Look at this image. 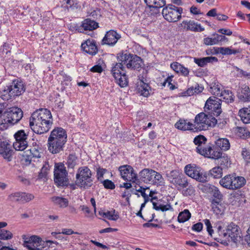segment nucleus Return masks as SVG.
<instances>
[{"label":"nucleus","mask_w":250,"mask_h":250,"mask_svg":"<svg viewBox=\"0 0 250 250\" xmlns=\"http://www.w3.org/2000/svg\"><path fill=\"white\" fill-rule=\"evenodd\" d=\"M223 90L220 84L214 83L210 87V92L217 96H220Z\"/></svg>","instance_id":"46"},{"label":"nucleus","mask_w":250,"mask_h":250,"mask_svg":"<svg viewBox=\"0 0 250 250\" xmlns=\"http://www.w3.org/2000/svg\"><path fill=\"white\" fill-rule=\"evenodd\" d=\"M221 100L215 96L210 97L206 101L204 109H221Z\"/></svg>","instance_id":"21"},{"label":"nucleus","mask_w":250,"mask_h":250,"mask_svg":"<svg viewBox=\"0 0 250 250\" xmlns=\"http://www.w3.org/2000/svg\"><path fill=\"white\" fill-rule=\"evenodd\" d=\"M150 87L148 84L140 81L138 83V92L144 97H147L149 95Z\"/></svg>","instance_id":"32"},{"label":"nucleus","mask_w":250,"mask_h":250,"mask_svg":"<svg viewBox=\"0 0 250 250\" xmlns=\"http://www.w3.org/2000/svg\"><path fill=\"white\" fill-rule=\"evenodd\" d=\"M83 50L89 54L94 55L97 52V47L93 40H87L81 45Z\"/></svg>","instance_id":"23"},{"label":"nucleus","mask_w":250,"mask_h":250,"mask_svg":"<svg viewBox=\"0 0 250 250\" xmlns=\"http://www.w3.org/2000/svg\"><path fill=\"white\" fill-rule=\"evenodd\" d=\"M211 208L213 212L216 215H222L224 213L225 207L220 201L213 199L211 201Z\"/></svg>","instance_id":"26"},{"label":"nucleus","mask_w":250,"mask_h":250,"mask_svg":"<svg viewBox=\"0 0 250 250\" xmlns=\"http://www.w3.org/2000/svg\"><path fill=\"white\" fill-rule=\"evenodd\" d=\"M238 97L243 101H248L250 99V89L248 86L243 85L238 92Z\"/></svg>","instance_id":"29"},{"label":"nucleus","mask_w":250,"mask_h":250,"mask_svg":"<svg viewBox=\"0 0 250 250\" xmlns=\"http://www.w3.org/2000/svg\"><path fill=\"white\" fill-rule=\"evenodd\" d=\"M66 131L60 127L54 128L47 140V147L50 152L57 154L62 151L67 142Z\"/></svg>","instance_id":"2"},{"label":"nucleus","mask_w":250,"mask_h":250,"mask_svg":"<svg viewBox=\"0 0 250 250\" xmlns=\"http://www.w3.org/2000/svg\"><path fill=\"white\" fill-rule=\"evenodd\" d=\"M214 36L215 42H216V44H218L219 42L227 41V38L225 36L220 35L219 34H216L214 35Z\"/></svg>","instance_id":"64"},{"label":"nucleus","mask_w":250,"mask_h":250,"mask_svg":"<svg viewBox=\"0 0 250 250\" xmlns=\"http://www.w3.org/2000/svg\"><path fill=\"white\" fill-rule=\"evenodd\" d=\"M144 1L150 8H159L166 4L165 0H144Z\"/></svg>","instance_id":"34"},{"label":"nucleus","mask_w":250,"mask_h":250,"mask_svg":"<svg viewBox=\"0 0 250 250\" xmlns=\"http://www.w3.org/2000/svg\"><path fill=\"white\" fill-rule=\"evenodd\" d=\"M82 25L84 30L92 31L98 28V23L94 20L86 19L83 21Z\"/></svg>","instance_id":"33"},{"label":"nucleus","mask_w":250,"mask_h":250,"mask_svg":"<svg viewBox=\"0 0 250 250\" xmlns=\"http://www.w3.org/2000/svg\"><path fill=\"white\" fill-rule=\"evenodd\" d=\"M219 160V163L222 167V168H227L229 164V159L227 155L222 156V155L217 159Z\"/></svg>","instance_id":"48"},{"label":"nucleus","mask_w":250,"mask_h":250,"mask_svg":"<svg viewBox=\"0 0 250 250\" xmlns=\"http://www.w3.org/2000/svg\"><path fill=\"white\" fill-rule=\"evenodd\" d=\"M49 170V165L48 163H46L41 169L40 172L38 175L39 179H45L46 178L48 172Z\"/></svg>","instance_id":"44"},{"label":"nucleus","mask_w":250,"mask_h":250,"mask_svg":"<svg viewBox=\"0 0 250 250\" xmlns=\"http://www.w3.org/2000/svg\"><path fill=\"white\" fill-rule=\"evenodd\" d=\"M91 170L86 166L80 167L76 175V183L81 189H88L93 185Z\"/></svg>","instance_id":"6"},{"label":"nucleus","mask_w":250,"mask_h":250,"mask_svg":"<svg viewBox=\"0 0 250 250\" xmlns=\"http://www.w3.org/2000/svg\"><path fill=\"white\" fill-rule=\"evenodd\" d=\"M207 139L203 135H198L194 138L193 142L196 146V150L201 148L204 145L207 143Z\"/></svg>","instance_id":"39"},{"label":"nucleus","mask_w":250,"mask_h":250,"mask_svg":"<svg viewBox=\"0 0 250 250\" xmlns=\"http://www.w3.org/2000/svg\"><path fill=\"white\" fill-rule=\"evenodd\" d=\"M132 58L130 60L129 64L128 69H138L141 66V58L136 56L132 55Z\"/></svg>","instance_id":"36"},{"label":"nucleus","mask_w":250,"mask_h":250,"mask_svg":"<svg viewBox=\"0 0 250 250\" xmlns=\"http://www.w3.org/2000/svg\"><path fill=\"white\" fill-rule=\"evenodd\" d=\"M25 89L22 82L20 80L15 79L9 85L1 89L0 96L4 100H8L21 95L25 91Z\"/></svg>","instance_id":"5"},{"label":"nucleus","mask_w":250,"mask_h":250,"mask_svg":"<svg viewBox=\"0 0 250 250\" xmlns=\"http://www.w3.org/2000/svg\"><path fill=\"white\" fill-rule=\"evenodd\" d=\"M150 184L157 186H162L165 184V181L162 174L154 170Z\"/></svg>","instance_id":"28"},{"label":"nucleus","mask_w":250,"mask_h":250,"mask_svg":"<svg viewBox=\"0 0 250 250\" xmlns=\"http://www.w3.org/2000/svg\"><path fill=\"white\" fill-rule=\"evenodd\" d=\"M179 27L186 31L192 32H202L205 30L200 23L193 20H184L179 25Z\"/></svg>","instance_id":"18"},{"label":"nucleus","mask_w":250,"mask_h":250,"mask_svg":"<svg viewBox=\"0 0 250 250\" xmlns=\"http://www.w3.org/2000/svg\"><path fill=\"white\" fill-rule=\"evenodd\" d=\"M208 113L201 112L197 114L194 118L193 125L194 131L207 130L214 127L217 124L216 117L221 114L220 110H211Z\"/></svg>","instance_id":"4"},{"label":"nucleus","mask_w":250,"mask_h":250,"mask_svg":"<svg viewBox=\"0 0 250 250\" xmlns=\"http://www.w3.org/2000/svg\"><path fill=\"white\" fill-rule=\"evenodd\" d=\"M203 222L207 227V230L208 232L209 235L211 237H213V233L214 231L212 229V227L209 220L206 219L203 220Z\"/></svg>","instance_id":"53"},{"label":"nucleus","mask_w":250,"mask_h":250,"mask_svg":"<svg viewBox=\"0 0 250 250\" xmlns=\"http://www.w3.org/2000/svg\"><path fill=\"white\" fill-rule=\"evenodd\" d=\"M76 158L73 155H69L67 161L68 165L69 167H73L76 164Z\"/></svg>","instance_id":"62"},{"label":"nucleus","mask_w":250,"mask_h":250,"mask_svg":"<svg viewBox=\"0 0 250 250\" xmlns=\"http://www.w3.org/2000/svg\"><path fill=\"white\" fill-rule=\"evenodd\" d=\"M204 43L207 45H212L216 44V42H215V37L212 38H206L203 40Z\"/></svg>","instance_id":"60"},{"label":"nucleus","mask_w":250,"mask_h":250,"mask_svg":"<svg viewBox=\"0 0 250 250\" xmlns=\"http://www.w3.org/2000/svg\"><path fill=\"white\" fill-rule=\"evenodd\" d=\"M211 191L212 193L213 196L216 198V200H221L222 198L223 195L221 192L219 191L218 188L216 187L212 186L210 188Z\"/></svg>","instance_id":"51"},{"label":"nucleus","mask_w":250,"mask_h":250,"mask_svg":"<svg viewBox=\"0 0 250 250\" xmlns=\"http://www.w3.org/2000/svg\"><path fill=\"white\" fill-rule=\"evenodd\" d=\"M26 156L30 155L32 158H38L41 157V153L36 147H32L29 149L26 150Z\"/></svg>","instance_id":"45"},{"label":"nucleus","mask_w":250,"mask_h":250,"mask_svg":"<svg viewBox=\"0 0 250 250\" xmlns=\"http://www.w3.org/2000/svg\"><path fill=\"white\" fill-rule=\"evenodd\" d=\"M175 127L181 130H189L195 132L193 123L189 122L188 120L179 119L175 124Z\"/></svg>","instance_id":"22"},{"label":"nucleus","mask_w":250,"mask_h":250,"mask_svg":"<svg viewBox=\"0 0 250 250\" xmlns=\"http://www.w3.org/2000/svg\"><path fill=\"white\" fill-rule=\"evenodd\" d=\"M34 195L30 193L17 191L10 193L7 198V201L11 203L24 204L32 201Z\"/></svg>","instance_id":"12"},{"label":"nucleus","mask_w":250,"mask_h":250,"mask_svg":"<svg viewBox=\"0 0 250 250\" xmlns=\"http://www.w3.org/2000/svg\"><path fill=\"white\" fill-rule=\"evenodd\" d=\"M221 112H222L221 110H220ZM216 120H217V124H218L219 125L222 124L223 125H225L227 124L229 119L224 117V114L221 112V114L220 116H218L217 117H216Z\"/></svg>","instance_id":"54"},{"label":"nucleus","mask_w":250,"mask_h":250,"mask_svg":"<svg viewBox=\"0 0 250 250\" xmlns=\"http://www.w3.org/2000/svg\"><path fill=\"white\" fill-rule=\"evenodd\" d=\"M242 155L245 161L249 163L250 162V151L246 148H243L242 151Z\"/></svg>","instance_id":"59"},{"label":"nucleus","mask_w":250,"mask_h":250,"mask_svg":"<svg viewBox=\"0 0 250 250\" xmlns=\"http://www.w3.org/2000/svg\"><path fill=\"white\" fill-rule=\"evenodd\" d=\"M237 134L238 136L242 139H246L250 137V132L248 129L244 127H237Z\"/></svg>","instance_id":"41"},{"label":"nucleus","mask_w":250,"mask_h":250,"mask_svg":"<svg viewBox=\"0 0 250 250\" xmlns=\"http://www.w3.org/2000/svg\"><path fill=\"white\" fill-rule=\"evenodd\" d=\"M26 150L22 152V153L21 154V155L23 157L22 161L24 162V165H29L31 163L32 158L30 155H28V156H26Z\"/></svg>","instance_id":"56"},{"label":"nucleus","mask_w":250,"mask_h":250,"mask_svg":"<svg viewBox=\"0 0 250 250\" xmlns=\"http://www.w3.org/2000/svg\"><path fill=\"white\" fill-rule=\"evenodd\" d=\"M190 217L191 213L187 209H185L179 213L177 220L179 223H184L188 220Z\"/></svg>","instance_id":"38"},{"label":"nucleus","mask_w":250,"mask_h":250,"mask_svg":"<svg viewBox=\"0 0 250 250\" xmlns=\"http://www.w3.org/2000/svg\"><path fill=\"white\" fill-rule=\"evenodd\" d=\"M175 6L172 4H168L164 7L162 10V15L167 21L175 22L180 20L182 16L177 15V12L174 10Z\"/></svg>","instance_id":"16"},{"label":"nucleus","mask_w":250,"mask_h":250,"mask_svg":"<svg viewBox=\"0 0 250 250\" xmlns=\"http://www.w3.org/2000/svg\"><path fill=\"white\" fill-rule=\"evenodd\" d=\"M115 210L113 211H107L105 212V218L113 221H116L119 218V215L115 214Z\"/></svg>","instance_id":"52"},{"label":"nucleus","mask_w":250,"mask_h":250,"mask_svg":"<svg viewBox=\"0 0 250 250\" xmlns=\"http://www.w3.org/2000/svg\"><path fill=\"white\" fill-rule=\"evenodd\" d=\"M239 115L244 123H250V110H239Z\"/></svg>","instance_id":"42"},{"label":"nucleus","mask_w":250,"mask_h":250,"mask_svg":"<svg viewBox=\"0 0 250 250\" xmlns=\"http://www.w3.org/2000/svg\"><path fill=\"white\" fill-rule=\"evenodd\" d=\"M194 61L195 63L198 64L200 67L205 66L208 63L216 62L218 59L215 57H207L202 58H196L194 59Z\"/></svg>","instance_id":"30"},{"label":"nucleus","mask_w":250,"mask_h":250,"mask_svg":"<svg viewBox=\"0 0 250 250\" xmlns=\"http://www.w3.org/2000/svg\"><path fill=\"white\" fill-rule=\"evenodd\" d=\"M178 190L187 188L188 185L187 178L181 174L177 178L172 181V183Z\"/></svg>","instance_id":"24"},{"label":"nucleus","mask_w":250,"mask_h":250,"mask_svg":"<svg viewBox=\"0 0 250 250\" xmlns=\"http://www.w3.org/2000/svg\"><path fill=\"white\" fill-rule=\"evenodd\" d=\"M102 183L104 188L106 189H113L115 188L114 183L109 180H105Z\"/></svg>","instance_id":"57"},{"label":"nucleus","mask_w":250,"mask_h":250,"mask_svg":"<svg viewBox=\"0 0 250 250\" xmlns=\"http://www.w3.org/2000/svg\"><path fill=\"white\" fill-rule=\"evenodd\" d=\"M154 170L151 168H144L140 171L139 175L141 180L146 183H150Z\"/></svg>","instance_id":"25"},{"label":"nucleus","mask_w":250,"mask_h":250,"mask_svg":"<svg viewBox=\"0 0 250 250\" xmlns=\"http://www.w3.org/2000/svg\"><path fill=\"white\" fill-rule=\"evenodd\" d=\"M216 146L222 150L226 151L229 149L230 144L226 138H219L215 142Z\"/></svg>","instance_id":"35"},{"label":"nucleus","mask_w":250,"mask_h":250,"mask_svg":"<svg viewBox=\"0 0 250 250\" xmlns=\"http://www.w3.org/2000/svg\"><path fill=\"white\" fill-rule=\"evenodd\" d=\"M13 237V234L9 230L0 229V239L8 240Z\"/></svg>","instance_id":"47"},{"label":"nucleus","mask_w":250,"mask_h":250,"mask_svg":"<svg viewBox=\"0 0 250 250\" xmlns=\"http://www.w3.org/2000/svg\"><path fill=\"white\" fill-rule=\"evenodd\" d=\"M67 171L64 165L62 163L55 164L54 176V182L58 186H66L68 185Z\"/></svg>","instance_id":"10"},{"label":"nucleus","mask_w":250,"mask_h":250,"mask_svg":"<svg viewBox=\"0 0 250 250\" xmlns=\"http://www.w3.org/2000/svg\"><path fill=\"white\" fill-rule=\"evenodd\" d=\"M5 123L14 125L19 122L23 117L22 110H9L2 113Z\"/></svg>","instance_id":"17"},{"label":"nucleus","mask_w":250,"mask_h":250,"mask_svg":"<svg viewBox=\"0 0 250 250\" xmlns=\"http://www.w3.org/2000/svg\"><path fill=\"white\" fill-rule=\"evenodd\" d=\"M133 54H124L119 53L117 55V60L118 62L122 64L123 66L125 65L126 67L128 68L129 64L130 62V60L132 58Z\"/></svg>","instance_id":"27"},{"label":"nucleus","mask_w":250,"mask_h":250,"mask_svg":"<svg viewBox=\"0 0 250 250\" xmlns=\"http://www.w3.org/2000/svg\"><path fill=\"white\" fill-rule=\"evenodd\" d=\"M173 77V76H168L167 79L165 80V81L163 83V85L165 86L167 83L168 84V86L169 87V88L170 89H174V85H173L171 83V82L172 81V78Z\"/></svg>","instance_id":"61"},{"label":"nucleus","mask_w":250,"mask_h":250,"mask_svg":"<svg viewBox=\"0 0 250 250\" xmlns=\"http://www.w3.org/2000/svg\"><path fill=\"white\" fill-rule=\"evenodd\" d=\"M111 74L116 80V82L122 87L126 86L128 84V79L124 67L119 62L112 64L111 70Z\"/></svg>","instance_id":"11"},{"label":"nucleus","mask_w":250,"mask_h":250,"mask_svg":"<svg viewBox=\"0 0 250 250\" xmlns=\"http://www.w3.org/2000/svg\"><path fill=\"white\" fill-rule=\"evenodd\" d=\"M27 136L23 130L18 131L14 134L16 142L13 144V147L18 151H22L25 150L28 146Z\"/></svg>","instance_id":"14"},{"label":"nucleus","mask_w":250,"mask_h":250,"mask_svg":"<svg viewBox=\"0 0 250 250\" xmlns=\"http://www.w3.org/2000/svg\"><path fill=\"white\" fill-rule=\"evenodd\" d=\"M51 202L55 206L64 208L68 206V201L67 199L59 196H53L50 198Z\"/></svg>","instance_id":"31"},{"label":"nucleus","mask_w":250,"mask_h":250,"mask_svg":"<svg viewBox=\"0 0 250 250\" xmlns=\"http://www.w3.org/2000/svg\"><path fill=\"white\" fill-rule=\"evenodd\" d=\"M246 179L243 177L232 174L226 175L219 181L221 186L231 190L240 188L246 184Z\"/></svg>","instance_id":"8"},{"label":"nucleus","mask_w":250,"mask_h":250,"mask_svg":"<svg viewBox=\"0 0 250 250\" xmlns=\"http://www.w3.org/2000/svg\"><path fill=\"white\" fill-rule=\"evenodd\" d=\"M121 38V36L116 31L110 30L106 32L104 38L102 40L103 44H107L108 45H113Z\"/></svg>","instance_id":"19"},{"label":"nucleus","mask_w":250,"mask_h":250,"mask_svg":"<svg viewBox=\"0 0 250 250\" xmlns=\"http://www.w3.org/2000/svg\"><path fill=\"white\" fill-rule=\"evenodd\" d=\"M53 119L50 110H36L29 118V126L38 134L47 132L51 128Z\"/></svg>","instance_id":"1"},{"label":"nucleus","mask_w":250,"mask_h":250,"mask_svg":"<svg viewBox=\"0 0 250 250\" xmlns=\"http://www.w3.org/2000/svg\"><path fill=\"white\" fill-rule=\"evenodd\" d=\"M182 65L177 62H174L170 64V67L177 73H179Z\"/></svg>","instance_id":"58"},{"label":"nucleus","mask_w":250,"mask_h":250,"mask_svg":"<svg viewBox=\"0 0 250 250\" xmlns=\"http://www.w3.org/2000/svg\"><path fill=\"white\" fill-rule=\"evenodd\" d=\"M66 6L67 8L77 9L79 7L77 0H67Z\"/></svg>","instance_id":"55"},{"label":"nucleus","mask_w":250,"mask_h":250,"mask_svg":"<svg viewBox=\"0 0 250 250\" xmlns=\"http://www.w3.org/2000/svg\"><path fill=\"white\" fill-rule=\"evenodd\" d=\"M184 171L188 176L199 182L205 183L208 181V172L195 165L188 164L186 166Z\"/></svg>","instance_id":"9"},{"label":"nucleus","mask_w":250,"mask_h":250,"mask_svg":"<svg viewBox=\"0 0 250 250\" xmlns=\"http://www.w3.org/2000/svg\"><path fill=\"white\" fill-rule=\"evenodd\" d=\"M13 151L11 149V146L6 141L0 142V154L3 157L7 159L8 161L11 160Z\"/></svg>","instance_id":"20"},{"label":"nucleus","mask_w":250,"mask_h":250,"mask_svg":"<svg viewBox=\"0 0 250 250\" xmlns=\"http://www.w3.org/2000/svg\"><path fill=\"white\" fill-rule=\"evenodd\" d=\"M219 97H222L226 103H231L234 101V96L229 90H224Z\"/></svg>","instance_id":"37"},{"label":"nucleus","mask_w":250,"mask_h":250,"mask_svg":"<svg viewBox=\"0 0 250 250\" xmlns=\"http://www.w3.org/2000/svg\"><path fill=\"white\" fill-rule=\"evenodd\" d=\"M182 174H180L178 171L173 170L171 171L169 173L167 174L168 180L170 183H172V181H174V179L177 178Z\"/></svg>","instance_id":"49"},{"label":"nucleus","mask_w":250,"mask_h":250,"mask_svg":"<svg viewBox=\"0 0 250 250\" xmlns=\"http://www.w3.org/2000/svg\"><path fill=\"white\" fill-rule=\"evenodd\" d=\"M233 72L237 77L250 78V73H248L237 66L233 67Z\"/></svg>","instance_id":"43"},{"label":"nucleus","mask_w":250,"mask_h":250,"mask_svg":"<svg viewBox=\"0 0 250 250\" xmlns=\"http://www.w3.org/2000/svg\"><path fill=\"white\" fill-rule=\"evenodd\" d=\"M203 227V224L199 222L192 226V229L195 231L200 232L202 230Z\"/></svg>","instance_id":"63"},{"label":"nucleus","mask_w":250,"mask_h":250,"mask_svg":"<svg viewBox=\"0 0 250 250\" xmlns=\"http://www.w3.org/2000/svg\"><path fill=\"white\" fill-rule=\"evenodd\" d=\"M216 229L219 237H214V239L221 244L228 245V242L231 241L236 243L238 238L240 237V229L239 227L233 222L228 224L223 229L220 223H218Z\"/></svg>","instance_id":"3"},{"label":"nucleus","mask_w":250,"mask_h":250,"mask_svg":"<svg viewBox=\"0 0 250 250\" xmlns=\"http://www.w3.org/2000/svg\"><path fill=\"white\" fill-rule=\"evenodd\" d=\"M119 170L121 177L125 181L135 183L138 180L137 174L131 166H121L119 167Z\"/></svg>","instance_id":"15"},{"label":"nucleus","mask_w":250,"mask_h":250,"mask_svg":"<svg viewBox=\"0 0 250 250\" xmlns=\"http://www.w3.org/2000/svg\"><path fill=\"white\" fill-rule=\"evenodd\" d=\"M52 244L58 243L52 240L44 241L38 236L32 235L24 239L23 246L28 250H47Z\"/></svg>","instance_id":"7"},{"label":"nucleus","mask_w":250,"mask_h":250,"mask_svg":"<svg viewBox=\"0 0 250 250\" xmlns=\"http://www.w3.org/2000/svg\"><path fill=\"white\" fill-rule=\"evenodd\" d=\"M196 152L205 157L215 160L222 155V152L211 144H205Z\"/></svg>","instance_id":"13"},{"label":"nucleus","mask_w":250,"mask_h":250,"mask_svg":"<svg viewBox=\"0 0 250 250\" xmlns=\"http://www.w3.org/2000/svg\"><path fill=\"white\" fill-rule=\"evenodd\" d=\"M88 16L94 19H98L101 16V12L100 9H91L87 12Z\"/></svg>","instance_id":"50"},{"label":"nucleus","mask_w":250,"mask_h":250,"mask_svg":"<svg viewBox=\"0 0 250 250\" xmlns=\"http://www.w3.org/2000/svg\"><path fill=\"white\" fill-rule=\"evenodd\" d=\"M222 174V168L220 167H216L209 170L208 176L210 175L214 178H220Z\"/></svg>","instance_id":"40"}]
</instances>
